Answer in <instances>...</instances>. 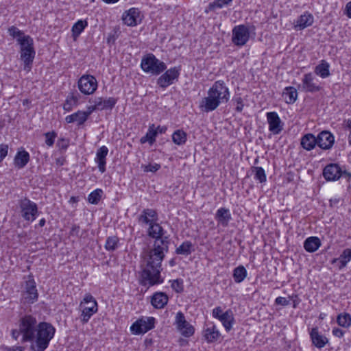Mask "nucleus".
<instances>
[{
	"instance_id": "4",
	"label": "nucleus",
	"mask_w": 351,
	"mask_h": 351,
	"mask_svg": "<svg viewBox=\"0 0 351 351\" xmlns=\"http://www.w3.org/2000/svg\"><path fill=\"white\" fill-rule=\"evenodd\" d=\"M38 324L36 317L30 315H25L20 319L19 327L22 335L21 342L34 341Z\"/></svg>"
},
{
	"instance_id": "28",
	"label": "nucleus",
	"mask_w": 351,
	"mask_h": 351,
	"mask_svg": "<svg viewBox=\"0 0 351 351\" xmlns=\"http://www.w3.org/2000/svg\"><path fill=\"white\" fill-rule=\"evenodd\" d=\"M29 161V154L23 149L19 151L14 159V165L17 169H23Z\"/></svg>"
},
{
	"instance_id": "52",
	"label": "nucleus",
	"mask_w": 351,
	"mask_h": 351,
	"mask_svg": "<svg viewBox=\"0 0 351 351\" xmlns=\"http://www.w3.org/2000/svg\"><path fill=\"white\" fill-rule=\"evenodd\" d=\"M8 151V146L7 145L1 144L0 145V162L7 156Z\"/></svg>"
},
{
	"instance_id": "10",
	"label": "nucleus",
	"mask_w": 351,
	"mask_h": 351,
	"mask_svg": "<svg viewBox=\"0 0 351 351\" xmlns=\"http://www.w3.org/2000/svg\"><path fill=\"white\" fill-rule=\"evenodd\" d=\"M77 86L80 91L84 95H91L97 88V81L91 75H83L78 80Z\"/></svg>"
},
{
	"instance_id": "58",
	"label": "nucleus",
	"mask_w": 351,
	"mask_h": 351,
	"mask_svg": "<svg viewBox=\"0 0 351 351\" xmlns=\"http://www.w3.org/2000/svg\"><path fill=\"white\" fill-rule=\"evenodd\" d=\"M5 351H24V348L22 346H13L6 348Z\"/></svg>"
},
{
	"instance_id": "49",
	"label": "nucleus",
	"mask_w": 351,
	"mask_h": 351,
	"mask_svg": "<svg viewBox=\"0 0 351 351\" xmlns=\"http://www.w3.org/2000/svg\"><path fill=\"white\" fill-rule=\"evenodd\" d=\"M171 288L177 293H181L184 290L183 280L176 279L171 281Z\"/></svg>"
},
{
	"instance_id": "54",
	"label": "nucleus",
	"mask_w": 351,
	"mask_h": 351,
	"mask_svg": "<svg viewBox=\"0 0 351 351\" xmlns=\"http://www.w3.org/2000/svg\"><path fill=\"white\" fill-rule=\"evenodd\" d=\"M275 303L278 305L287 306L289 304V301L284 297H278L275 300Z\"/></svg>"
},
{
	"instance_id": "6",
	"label": "nucleus",
	"mask_w": 351,
	"mask_h": 351,
	"mask_svg": "<svg viewBox=\"0 0 351 351\" xmlns=\"http://www.w3.org/2000/svg\"><path fill=\"white\" fill-rule=\"evenodd\" d=\"M18 207L21 216L27 221H34L38 215V208L37 204L27 197H23L18 201Z\"/></svg>"
},
{
	"instance_id": "56",
	"label": "nucleus",
	"mask_w": 351,
	"mask_h": 351,
	"mask_svg": "<svg viewBox=\"0 0 351 351\" xmlns=\"http://www.w3.org/2000/svg\"><path fill=\"white\" fill-rule=\"evenodd\" d=\"M332 333L334 336L337 337H339V338H341L343 337L344 334H345V331H343V330H341V328H334L332 330Z\"/></svg>"
},
{
	"instance_id": "61",
	"label": "nucleus",
	"mask_w": 351,
	"mask_h": 351,
	"mask_svg": "<svg viewBox=\"0 0 351 351\" xmlns=\"http://www.w3.org/2000/svg\"><path fill=\"white\" fill-rule=\"evenodd\" d=\"M155 130L158 131V133L164 134L166 132L167 128L166 126H158Z\"/></svg>"
},
{
	"instance_id": "36",
	"label": "nucleus",
	"mask_w": 351,
	"mask_h": 351,
	"mask_svg": "<svg viewBox=\"0 0 351 351\" xmlns=\"http://www.w3.org/2000/svg\"><path fill=\"white\" fill-rule=\"evenodd\" d=\"M219 321L222 323L226 331H230L232 327L234 317L230 311H226L221 315Z\"/></svg>"
},
{
	"instance_id": "16",
	"label": "nucleus",
	"mask_w": 351,
	"mask_h": 351,
	"mask_svg": "<svg viewBox=\"0 0 351 351\" xmlns=\"http://www.w3.org/2000/svg\"><path fill=\"white\" fill-rule=\"evenodd\" d=\"M267 119L269 124V130L274 134H278L283 129L282 121L276 112L267 113Z\"/></svg>"
},
{
	"instance_id": "43",
	"label": "nucleus",
	"mask_w": 351,
	"mask_h": 351,
	"mask_svg": "<svg viewBox=\"0 0 351 351\" xmlns=\"http://www.w3.org/2000/svg\"><path fill=\"white\" fill-rule=\"evenodd\" d=\"M119 239L117 236H112L107 238L105 248L108 251L113 252L118 248Z\"/></svg>"
},
{
	"instance_id": "44",
	"label": "nucleus",
	"mask_w": 351,
	"mask_h": 351,
	"mask_svg": "<svg viewBox=\"0 0 351 351\" xmlns=\"http://www.w3.org/2000/svg\"><path fill=\"white\" fill-rule=\"evenodd\" d=\"M8 34L10 36L16 39L17 43H19L20 40L23 39V37H26L27 35H25L24 32L20 30L16 26H11L8 29Z\"/></svg>"
},
{
	"instance_id": "21",
	"label": "nucleus",
	"mask_w": 351,
	"mask_h": 351,
	"mask_svg": "<svg viewBox=\"0 0 351 351\" xmlns=\"http://www.w3.org/2000/svg\"><path fill=\"white\" fill-rule=\"evenodd\" d=\"M220 337V332L213 323H208L204 329V337L208 343L217 341Z\"/></svg>"
},
{
	"instance_id": "39",
	"label": "nucleus",
	"mask_w": 351,
	"mask_h": 351,
	"mask_svg": "<svg viewBox=\"0 0 351 351\" xmlns=\"http://www.w3.org/2000/svg\"><path fill=\"white\" fill-rule=\"evenodd\" d=\"M337 323L341 327L348 328L351 326V315L348 313H341L337 316Z\"/></svg>"
},
{
	"instance_id": "5",
	"label": "nucleus",
	"mask_w": 351,
	"mask_h": 351,
	"mask_svg": "<svg viewBox=\"0 0 351 351\" xmlns=\"http://www.w3.org/2000/svg\"><path fill=\"white\" fill-rule=\"evenodd\" d=\"M141 67L144 72L152 75H158L167 69L165 63L156 58L152 53L143 57Z\"/></svg>"
},
{
	"instance_id": "41",
	"label": "nucleus",
	"mask_w": 351,
	"mask_h": 351,
	"mask_svg": "<svg viewBox=\"0 0 351 351\" xmlns=\"http://www.w3.org/2000/svg\"><path fill=\"white\" fill-rule=\"evenodd\" d=\"M329 66L327 62L322 60L319 64L316 66L315 73L321 77L326 78L330 75Z\"/></svg>"
},
{
	"instance_id": "55",
	"label": "nucleus",
	"mask_w": 351,
	"mask_h": 351,
	"mask_svg": "<svg viewBox=\"0 0 351 351\" xmlns=\"http://www.w3.org/2000/svg\"><path fill=\"white\" fill-rule=\"evenodd\" d=\"M224 312L222 311V309L220 306L216 307L213 310V316L219 320L221 315H223Z\"/></svg>"
},
{
	"instance_id": "13",
	"label": "nucleus",
	"mask_w": 351,
	"mask_h": 351,
	"mask_svg": "<svg viewBox=\"0 0 351 351\" xmlns=\"http://www.w3.org/2000/svg\"><path fill=\"white\" fill-rule=\"evenodd\" d=\"M175 324L178 330L185 337H190L195 332L194 327L186 320L184 315L181 311L176 313Z\"/></svg>"
},
{
	"instance_id": "45",
	"label": "nucleus",
	"mask_w": 351,
	"mask_h": 351,
	"mask_svg": "<svg viewBox=\"0 0 351 351\" xmlns=\"http://www.w3.org/2000/svg\"><path fill=\"white\" fill-rule=\"evenodd\" d=\"M103 194V191L99 189H97L92 191L88 196V201L92 204H97L100 201Z\"/></svg>"
},
{
	"instance_id": "60",
	"label": "nucleus",
	"mask_w": 351,
	"mask_h": 351,
	"mask_svg": "<svg viewBox=\"0 0 351 351\" xmlns=\"http://www.w3.org/2000/svg\"><path fill=\"white\" fill-rule=\"evenodd\" d=\"M20 335H21L20 328H19V330L15 329L12 330V337L14 339H17Z\"/></svg>"
},
{
	"instance_id": "40",
	"label": "nucleus",
	"mask_w": 351,
	"mask_h": 351,
	"mask_svg": "<svg viewBox=\"0 0 351 351\" xmlns=\"http://www.w3.org/2000/svg\"><path fill=\"white\" fill-rule=\"evenodd\" d=\"M88 26L86 20H79L72 27V36L74 38L78 37L84 29Z\"/></svg>"
},
{
	"instance_id": "20",
	"label": "nucleus",
	"mask_w": 351,
	"mask_h": 351,
	"mask_svg": "<svg viewBox=\"0 0 351 351\" xmlns=\"http://www.w3.org/2000/svg\"><path fill=\"white\" fill-rule=\"evenodd\" d=\"M158 219V213L156 210L152 208L144 209L141 214L138 217V221L139 223L149 226L154 221H157Z\"/></svg>"
},
{
	"instance_id": "62",
	"label": "nucleus",
	"mask_w": 351,
	"mask_h": 351,
	"mask_svg": "<svg viewBox=\"0 0 351 351\" xmlns=\"http://www.w3.org/2000/svg\"><path fill=\"white\" fill-rule=\"evenodd\" d=\"M292 298H295L296 300H293V307L295 308L296 306L298 304L300 300L298 299V295H295L291 297Z\"/></svg>"
},
{
	"instance_id": "35",
	"label": "nucleus",
	"mask_w": 351,
	"mask_h": 351,
	"mask_svg": "<svg viewBox=\"0 0 351 351\" xmlns=\"http://www.w3.org/2000/svg\"><path fill=\"white\" fill-rule=\"evenodd\" d=\"M158 131L155 130V125L152 124L149 127L148 131L146 134L141 137L140 142L141 144H144L149 142L150 145H152L156 141V137L157 136Z\"/></svg>"
},
{
	"instance_id": "59",
	"label": "nucleus",
	"mask_w": 351,
	"mask_h": 351,
	"mask_svg": "<svg viewBox=\"0 0 351 351\" xmlns=\"http://www.w3.org/2000/svg\"><path fill=\"white\" fill-rule=\"evenodd\" d=\"M346 14L348 17L351 19V1L348 2L346 5Z\"/></svg>"
},
{
	"instance_id": "27",
	"label": "nucleus",
	"mask_w": 351,
	"mask_h": 351,
	"mask_svg": "<svg viewBox=\"0 0 351 351\" xmlns=\"http://www.w3.org/2000/svg\"><path fill=\"white\" fill-rule=\"evenodd\" d=\"M169 300L168 296L163 292L155 293L151 299V303L155 308L160 309L165 306Z\"/></svg>"
},
{
	"instance_id": "11",
	"label": "nucleus",
	"mask_w": 351,
	"mask_h": 351,
	"mask_svg": "<svg viewBox=\"0 0 351 351\" xmlns=\"http://www.w3.org/2000/svg\"><path fill=\"white\" fill-rule=\"evenodd\" d=\"M155 318L149 317L136 320L130 327L131 332L134 335L147 332L154 328Z\"/></svg>"
},
{
	"instance_id": "37",
	"label": "nucleus",
	"mask_w": 351,
	"mask_h": 351,
	"mask_svg": "<svg viewBox=\"0 0 351 351\" xmlns=\"http://www.w3.org/2000/svg\"><path fill=\"white\" fill-rule=\"evenodd\" d=\"M247 274L246 269L243 265H239L233 270V278L235 282L241 283L244 280Z\"/></svg>"
},
{
	"instance_id": "12",
	"label": "nucleus",
	"mask_w": 351,
	"mask_h": 351,
	"mask_svg": "<svg viewBox=\"0 0 351 351\" xmlns=\"http://www.w3.org/2000/svg\"><path fill=\"white\" fill-rule=\"evenodd\" d=\"M250 38L249 28L245 25L234 27L232 29V41L237 46H243Z\"/></svg>"
},
{
	"instance_id": "9",
	"label": "nucleus",
	"mask_w": 351,
	"mask_h": 351,
	"mask_svg": "<svg viewBox=\"0 0 351 351\" xmlns=\"http://www.w3.org/2000/svg\"><path fill=\"white\" fill-rule=\"evenodd\" d=\"M28 278L25 282V291L22 293V301L25 304H33L38 300V293L33 277L29 276Z\"/></svg>"
},
{
	"instance_id": "2",
	"label": "nucleus",
	"mask_w": 351,
	"mask_h": 351,
	"mask_svg": "<svg viewBox=\"0 0 351 351\" xmlns=\"http://www.w3.org/2000/svg\"><path fill=\"white\" fill-rule=\"evenodd\" d=\"M229 99L228 88L223 81L218 80L209 88L208 95L202 100L199 108L204 112H211L217 109L221 104L227 103Z\"/></svg>"
},
{
	"instance_id": "29",
	"label": "nucleus",
	"mask_w": 351,
	"mask_h": 351,
	"mask_svg": "<svg viewBox=\"0 0 351 351\" xmlns=\"http://www.w3.org/2000/svg\"><path fill=\"white\" fill-rule=\"evenodd\" d=\"M80 95L77 92H72L67 97L63 104V109L66 112H70L74 107L77 106L79 104Z\"/></svg>"
},
{
	"instance_id": "57",
	"label": "nucleus",
	"mask_w": 351,
	"mask_h": 351,
	"mask_svg": "<svg viewBox=\"0 0 351 351\" xmlns=\"http://www.w3.org/2000/svg\"><path fill=\"white\" fill-rule=\"evenodd\" d=\"M95 104L93 106H90L87 108L86 111H84L85 114L86 115V118L88 119L89 116L92 114L93 112L97 110V104L94 103Z\"/></svg>"
},
{
	"instance_id": "63",
	"label": "nucleus",
	"mask_w": 351,
	"mask_h": 351,
	"mask_svg": "<svg viewBox=\"0 0 351 351\" xmlns=\"http://www.w3.org/2000/svg\"><path fill=\"white\" fill-rule=\"evenodd\" d=\"M80 230V227L78 226L74 225L71 228V234H73L74 232L77 233Z\"/></svg>"
},
{
	"instance_id": "7",
	"label": "nucleus",
	"mask_w": 351,
	"mask_h": 351,
	"mask_svg": "<svg viewBox=\"0 0 351 351\" xmlns=\"http://www.w3.org/2000/svg\"><path fill=\"white\" fill-rule=\"evenodd\" d=\"M80 306L82 308L81 316L83 324L87 323L91 316L97 313L98 310L97 302L90 293L85 295Z\"/></svg>"
},
{
	"instance_id": "46",
	"label": "nucleus",
	"mask_w": 351,
	"mask_h": 351,
	"mask_svg": "<svg viewBox=\"0 0 351 351\" xmlns=\"http://www.w3.org/2000/svg\"><path fill=\"white\" fill-rule=\"evenodd\" d=\"M252 172L254 173V179L258 180L261 183L266 182L267 177L265 170L261 167H252Z\"/></svg>"
},
{
	"instance_id": "31",
	"label": "nucleus",
	"mask_w": 351,
	"mask_h": 351,
	"mask_svg": "<svg viewBox=\"0 0 351 351\" xmlns=\"http://www.w3.org/2000/svg\"><path fill=\"white\" fill-rule=\"evenodd\" d=\"M321 246V241L317 237H310L304 242V247L306 251L310 253L315 252Z\"/></svg>"
},
{
	"instance_id": "50",
	"label": "nucleus",
	"mask_w": 351,
	"mask_h": 351,
	"mask_svg": "<svg viewBox=\"0 0 351 351\" xmlns=\"http://www.w3.org/2000/svg\"><path fill=\"white\" fill-rule=\"evenodd\" d=\"M45 143L49 146L51 147L53 145L55 138L57 136V134L55 132H49L45 134Z\"/></svg>"
},
{
	"instance_id": "38",
	"label": "nucleus",
	"mask_w": 351,
	"mask_h": 351,
	"mask_svg": "<svg viewBox=\"0 0 351 351\" xmlns=\"http://www.w3.org/2000/svg\"><path fill=\"white\" fill-rule=\"evenodd\" d=\"M187 140V134L182 130H177L172 134V141L177 145L185 144Z\"/></svg>"
},
{
	"instance_id": "33",
	"label": "nucleus",
	"mask_w": 351,
	"mask_h": 351,
	"mask_svg": "<svg viewBox=\"0 0 351 351\" xmlns=\"http://www.w3.org/2000/svg\"><path fill=\"white\" fill-rule=\"evenodd\" d=\"M300 144L304 149L310 151L317 145V138L312 134H306L302 137Z\"/></svg>"
},
{
	"instance_id": "47",
	"label": "nucleus",
	"mask_w": 351,
	"mask_h": 351,
	"mask_svg": "<svg viewBox=\"0 0 351 351\" xmlns=\"http://www.w3.org/2000/svg\"><path fill=\"white\" fill-rule=\"evenodd\" d=\"M19 44L20 45V50L34 49V40L29 36L23 37V39L20 40Z\"/></svg>"
},
{
	"instance_id": "48",
	"label": "nucleus",
	"mask_w": 351,
	"mask_h": 351,
	"mask_svg": "<svg viewBox=\"0 0 351 351\" xmlns=\"http://www.w3.org/2000/svg\"><path fill=\"white\" fill-rule=\"evenodd\" d=\"M233 0H215L209 3V9H221L229 5Z\"/></svg>"
},
{
	"instance_id": "1",
	"label": "nucleus",
	"mask_w": 351,
	"mask_h": 351,
	"mask_svg": "<svg viewBox=\"0 0 351 351\" xmlns=\"http://www.w3.org/2000/svg\"><path fill=\"white\" fill-rule=\"evenodd\" d=\"M165 231L157 221L150 223L148 235L155 239L153 248L144 257L139 282L143 286L152 287L161 284V263L169 249V237L165 236Z\"/></svg>"
},
{
	"instance_id": "22",
	"label": "nucleus",
	"mask_w": 351,
	"mask_h": 351,
	"mask_svg": "<svg viewBox=\"0 0 351 351\" xmlns=\"http://www.w3.org/2000/svg\"><path fill=\"white\" fill-rule=\"evenodd\" d=\"M302 89L306 92L314 93L320 90V86L315 82L312 73H306L302 79Z\"/></svg>"
},
{
	"instance_id": "18",
	"label": "nucleus",
	"mask_w": 351,
	"mask_h": 351,
	"mask_svg": "<svg viewBox=\"0 0 351 351\" xmlns=\"http://www.w3.org/2000/svg\"><path fill=\"white\" fill-rule=\"evenodd\" d=\"M312 344L319 349L323 348L328 343V338L319 332L318 328L311 329L309 333Z\"/></svg>"
},
{
	"instance_id": "8",
	"label": "nucleus",
	"mask_w": 351,
	"mask_h": 351,
	"mask_svg": "<svg viewBox=\"0 0 351 351\" xmlns=\"http://www.w3.org/2000/svg\"><path fill=\"white\" fill-rule=\"evenodd\" d=\"M323 176L327 181H335L341 177L348 179L351 178V173L342 170L341 167L335 163H330L326 165L323 170Z\"/></svg>"
},
{
	"instance_id": "17",
	"label": "nucleus",
	"mask_w": 351,
	"mask_h": 351,
	"mask_svg": "<svg viewBox=\"0 0 351 351\" xmlns=\"http://www.w3.org/2000/svg\"><path fill=\"white\" fill-rule=\"evenodd\" d=\"M317 145L323 149L332 147L335 142L333 135L328 131L321 132L317 137Z\"/></svg>"
},
{
	"instance_id": "3",
	"label": "nucleus",
	"mask_w": 351,
	"mask_h": 351,
	"mask_svg": "<svg viewBox=\"0 0 351 351\" xmlns=\"http://www.w3.org/2000/svg\"><path fill=\"white\" fill-rule=\"evenodd\" d=\"M56 332L55 328L49 323L40 322L36 331V337L30 348L33 351H44L48 347Z\"/></svg>"
},
{
	"instance_id": "19",
	"label": "nucleus",
	"mask_w": 351,
	"mask_h": 351,
	"mask_svg": "<svg viewBox=\"0 0 351 351\" xmlns=\"http://www.w3.org/2000/svg\"><path fill=\"white\" fill-rule=\"evenodd\" d=\"M314 22L313 16L308 12H305L301 14L294 22V29L296 30H302L311 26Z\"/></svg>"
},
{
	"instance_id": "53",
	"label": "nucleus",
	"mask_w": 351,
	"mask_h": 351,
	"mask_svg": "<svg viewBox=\"0 0 351 351\" xmlns=\"http://www.w3.org/2000/svg\"><path fill=\"white\" fill-rule=\"evenodd\" d=\"M234 101L237 103L236 110L241 112L244 106L242 98L241 97H236L234 98Z\"/></svg>"
},
{
	"instance_id": "25",
	"label": "nucleus",
	"mask_w": 351,
	"mask_h": 351,
	"mask_svg": "<svg viewBox=\"0 0 351 351\" xmlns=\"http://www.w3.org/2000/svg\"><path fill=\"white\" fill-rule=\"evenodd\" d=\"M108 153V149L106 146H101L97 149L95 161L98 164V168L100 172L104 173L106 171V156Z\"/></svg>"
},
{
	"instance_id": "30",
	"label": "nucleus",
	"mask_w": 351,
	"mask_h": 351,
	"mask_svg": "<svg viewBox=\"0 0 351 351\" xmlns=\"http://www.w3.org/2000/svg\"><path fill=\"white\" fill-rule=\"evenodd\" d=\"M117 102V99L114 97H108L103 99L101 97L96 98L94 103L97 104V110H103L106 109H112Z\"/></svg>"
},
{
	"instance_id": "26",
	"label": "nucleus",
	"mask_w": 351,
	"mask_h": 351,
	"mask_svg": "<svg viewBox=\"0 0 351 351\" xmlns=\"http://www.w3.org/2000/svg\"><path fill=\"white\" fill-rule=\"evenodd\" d=\"M351 261V249L346 248L343 250L338 258H335L331 261L332 264L338 263L339 270L346 267L348 263Z\"/></svg>"
},
{
	"instance_id": "51",
	"label": "nucleus",
	"mask_w": 351,
	"mask_h": 351,
	"mask_svg": "<svg viewBox=\"0 0 351 351\" xmlns=\"http://www.w3.org/2000/svg\"><path fill=\"white\" fill-rule=\"evenodd\" d=\"M160 168L159 164H149L144 167V171L146 172H156Z\"/></svg>"
},
{
	"instance_id": "15",
	"label": "nucleus",
	"mask_w": 351,
	"mask_h": 351,
	"mask_svg": "<svg viewBox=\"0 0 351 351\" xmlns=\"http://www.w3.org/2000/svg\"><path fill=\"white\" fill-rule=\"evenodd\" d=\"M122 20L124 24L128 26H136L141 21L139 10L136 8H132L125 11L122 15Z\"/></svg>"
},
{
	"instance_id": "34",
	"label": "nucleus",
	"mask_w": 351,
	"mask_h": 351,
	"mask_svg": "<svg viewBox=\"0 0 351 351\" xmlns=\"http://www.w3.org/2000/svg\"><path fill=\"white\" fill-rule=\"evenodd\" d=\"M286 103L293 104L298 98V92L295 88L293 86L286 87L282 92Z\"/></svg>"
},
{
	"instance_id": "23",
	"label": "nucleus",
	"mask_w": 351,
	"mask_h": 351,
	"mask_svg": "<svg viewBox=\"0 0 351 351\" xmlns=\"http://www.w3.org/2000/svg\"><path fill=\"white\" fill-rule=\"evenodd\" d=\"M215 218L218 224L223 227H227L229 221L232 219L231 213L229 209L226 208H219L216 212Z\"/></svg>"
},
{
	"instance_id": "32",
	"label": "nucleus",
	"mask_w": 351,
	"mask_h": 351,
	"mask_svg": "<svg viewBox=\"0 0 351 351\" xmlns=\"http://www.w3.org/2000/svg\"><path fill=\"white\" fill-rule=\"evenodd\" d=\"M65 121L67 123L76 122L78 125H82L87 121V118L84 111L78 110L72 114L66 116Z\"/></svg>"
},
{
	"instance_id": "24",
	"label": "nucleus",
	"mask_w": 351,
	"mask_h": 351,
	"mask_svg": "<svg viewBox=\"0 0 351 351\" xmlns=\"http://www.w3.org/2000/svg\"><path fill=\"white\" fill-rule=\"evenodd\" d=\"M35 54L36 51L34 49L20 50L21 60L24 64V70L27 71H30Z\"/></svg>"
},
{
	"instance_id": "14",
	"label": "nucleus",
	"mask_w": 351,
	"mask_h": 351,
	"mask_svg": "<svg viewBox=\"0 0 351 351\" xmlns=\"http://www.w3.org/2000/svg\"><path fill=\"white\" fill-rule=\"evenodd\" d=\"M180 68L178 67H173L167 70L165 73L161 75L157 80V84L162 88H165L171 85L175 80H178L180 75Z\"/></svg>"
},
{
	"instance_id": "64",
	"label": "nucleus",
	"mask_w": 351,
	"mask_h": 351,
	"mask_svg": "<svg viewBox=\"0 0 351 351\" xmlns=\"http://www.w3.org/2000/svg\"><path fill=\"white\" fill-rule=\"evenodd\" d=\"M45 223H46V221L44 218L41 219L40 221H39V223H38V225L40 227H43L45 225Z\"/></svg>"
},
{
	"instance_id": "42",
	"label": "nucleus",
	"mask_w": 351,
	"mask_h": 351,
	"mask_svg": "<svg viewBox=\"0 0 351 351\" xmlns=\"http://www.w3.org/2000/svg\"><path fill=\"white\" fill-rule=\"evenodd\" d=\"M192 247V243L186 241L183 242L178 247L176 248V252L178 254L188 256L191 254Z\"/></svg>"
}]
</instances>
